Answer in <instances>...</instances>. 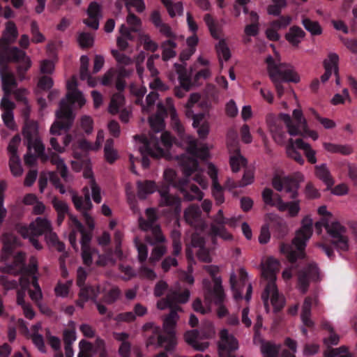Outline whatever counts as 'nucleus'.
Here are the masks:
<instances>
[{
    "label": "nucleus",
    "mask_w": 357,
    "mask_h": 357,
    "mask_svg": "<svg viewBox=\"0 0 357 357\" xmlns=\"http://www.w3.org/2000/svg\"><path fill=\"white\" fill-rule=\"evenodd\" d=\"M124 102V98L121 93L114 94L112 97L109 106V112L112 114H116Z\"/></svg>",
    "instance_id": "59"
},
{
    "label": "nucleus",
    "mask_w": 357,
    "mask_h": 357,
    "mask_svg": "<svg viewBox=\"0 0 357 357\" xmlns=\"http://www.w3.org/2000/svg\"><path fill=\"white\" fill-rule=\"evenodd\" d=\"M88 18L84 23L89 27L97 30L99 27V20L101 17V7L97 2H91L87 9Z\"/></svg>",
    "instance_id": "22"
},
{
    "label": "nucleus",
    "mask_w": 357,
    "mask_h": 357,
    "mask_svg": "<svg viewBox=\"0 0 357 357\" xmlns=\"http://www.w3.org/2000/svg\"><path fill=\"white\" fill-rule=\"evenodd\" d=\"M22 134L27 141V146L31 151L33 150L36 155L43 153L45 147L38 135V125L34 121H26L24 123Z\"/></svg>",
    "instance_id": "15"
},
{
    "label": "nucleus",
    "mask_w": 357,
    "mask_h": 357,
    "mask_svg": "<svg viewBox=\"0 0 357 357\" xmlns=\"http://www.w3.org/2000/svg\"><path fill=\"white\" fill-rule=\"evenodd\" d=\"M30 282L33 287V289H29L28 293L30 298L36 303L42 302L43 293L41 288L38 282V278L36 275L33 276V280H30Z\"/></svg>",
    "instance_id": "51"
},
{
    "label": "nucleus",
    "mask_w": 357,
    "mask_h": 357,
    "mask_svg": "<svg viewBox=\"0 0 357 357\" xmlns=\"http://www.w3.org/2000/svg\"><path fill=\"white\" fill-rule=\"evenodd\" d=\"M167 247L164 245H155L151 250L149 262L153 265L155 264L167 252Z\"/></svg>",
    "instance_id": "58"
},
{
    "label": "nucleus",
    "mask_w": 357,
    "mask_h": 357,
    "mask_svg": "<svg viewBox=\"0 0 357 357\" xmlns=\"http://www.w3.org/2000/svg\"><path fill=\"white\" fill-rule=\"evenodd\" d=\"M119 32L121 36L117 38L116 43L117 46L121 50H126L128 46V40H132V36L129 29L125 25L122 24L120 26Z\"/></svg>",
    "instance_id": "52"
},
{
    "label": "nucleus",
    "mask_w": 357,
    "mask_h": 357,
    "mask_svg": "<svg viewBox=\"0 0 357 357\" xmlns=\"http://www.w3.org/2000/svg\"><path fill=\"white\" fill-rule=\"evenodd\" d=\"M46 241L50 245L55 247L59 252H62L65 250V245L59 241L56 234L52 231V228L50 229V231H47L45 234Z\"/></svg>",
    "instance_id": "56"
},
{
    "label": "nucleus",
    "mask_w": 357,
    "mask_h": 357,
    "mask_svg": "<svg viewBox=\"0 0 357 357\" xmlns=\"http://www.w3.org/2000/svg\"><path fill=\"white\" fill-rule=\"evenodd\" d=\"M145 331L151 330L155 333L154 335L149 337L146 341V345L150 346L154 344L156 341L157 347H162L165 342L164 337L159 334L160 328L155 326L153 323H147L144 326Z\"/></svg>",
    "instance_id": "34"
},
{
    "label": "nucleus",
    "mask_w": 357,
    "mask_h": 357,
    "mask_svg": "<svg viewBox=\"0 0 357 357\" xmlns=\"http://www.w3.org/2000/svg\"><path fill=\"white\" fill-rule=\"evenodd\" d=\"M338 61L339 56L337 54L333 52L329 53L328 57L324 61L325 70L333 71L335 75H337V72L338 71Z\"/></svg>",
    "instance_id": "55"
},
{
    "label": "nucleus",
    "mask_w": 357,
    "mask_h": 357,
    "mask_svg": "<svg viewBox=\"0 0 357 357\" xmlns=\"http://www.w3.org/2000/svg\"><path fill=\"white\" fill-rule=\"evenodd\" d=\"M323 147L325 151L331 153L349 155L353 151L352 148L350 146L330 142H323Z\"/></svg>",
    "instance_id": "42"
},
{
    "label": "nucleus",
    "mask_w": 357,
    "mask_h": 357,
    "mask_svg": "<svg viewBox=\"0 0 357 357\" xmlns=\"http://www.w3.org/2000/svg\"><path fill=\"white\" fill-rule=\"evenodd\" d=\"M305 36V33L301 27L294 26L286 33L285 38L292 45L298 46Z\"/></svg>",
    "instance_id": "37"
},
{
    "label": "nucleus",
    "mask_w": 357,
    "mask_h": 357,
    "mask_svg": "<svg viewBox=\"0 0 357 357\" xmlns=\"http://www.w3.org/2000/svg\"><path fill=\"white\" fill-rule=\"evenodd\" d=\"M160 195V205L176 206V213L181 212V200L178 197L171 195L166 190H158Z\"/></svg>",
    "instance_id": "36"
},
{
    "label": "nucleus",
    "mask_w": 357,
    "mask_h": 357,
    "mask_svg": "<svg viewBox=\"0 0 357 357\" xmlns=\"http://www.w3.org/2000/svg\"><path fill=\"white\" fill-rule=\"evenodd\" d=\"M295 178L284 174H278L274 176L272 181L273 188L285 193L288 198L295 199L298 195V181H303L304 176L301 173L295 174Z\"/></svg>",
    "instance_id": "14"
},
{
    "label": "nucleus",
    "mask_w": 357,
    "mask_h": 357,
    "mask_svg": "<svg viewBox=\"0 0 357 357\" xmlns=\"http://www.w3.org/2000/svg\"><path fill=\"white\" fill-rule=\"evenodd\" d=\"M175 39H169L164 41L161 45L162 49V58L164 61L169 60L176 56L175 49L176 47Z\"/></svg>",
    "instance_id": "46"
},
{
    "label": "nucleus",
    "mask_w": 357,
    "mask_h": 357,
    "mask_svg": "<svg viewBox=\"0 0 357 357\" xmlns=\"http://www.w3.org/2000/svg\"><path fill=\"white\" fill-rule=\"evenodd\" d=\"M70 227L72 231L69 234L68 238L71 245L76 251L78 250L76 236L77 232H79L82 236L80 243L82 246V257L83 262L85 265L91 266L93 260L96 261L99 255L97 250L90 246L91 240V232L86 231L82 224L73 215H70Z\"/></svg>",
    "instance_id": "9"
},
{
    "label": "nucleus",
    "mask_w": 357,
    "mask_h": 357,
    "mask_svg": "<svg viewBox=\"0 0 357 357\" xmlns=\"http://www.w3.org/2000/svg\"><path fill=\"white\" fill-rule=\"evenodd\" d=\"M15 262L13 265H6L5 266L1 267L0 270L3 273H8L10 274H15L18 271H20L23 268V261L24 256L22 253L20 252L15 256Z\"/></svg>",
    "instance_id": "45"
},
{
    "label": "nucleus",
    "mask_w": 357,
    "mask_h": 357,
    "mask_svg": "<svg viewBox=\"0 0 357 357\" xmlns=\"http://www.w3.org/2000/svg\"><path fill=\"white\" fill-rule=\"evenodd\" d=\"M266 62L271 79L272 75H274L276 79L279 82L298 83L300 81V76L295 71L292 66L284 63H276L271 56L266 58Z\"/></svg>",
    "instance_id": "13"
},
{
    "label": "nucleus",
    "mask_w": 357,
    "mask_h": 357,
    "mask_svg": "<svg viewBox=\"0 0 357 357\" xmlns=\"http://www.w3.org/2000/svg\"><path fill=\"white\" fill-rule=\"evenodd\" d=\"M51 222L45 218L38 217L31 222L29 225H18L17 231L24 238H28L30 243L37 250L42 249V245L38 241V237L45 235L51 229Z\"/></svg>",
    "instance_id": "12"
},
{
    "label": "nucleus",
    "mask_w": 357,
    "mask_h": 357,
    "mask_svg": "<svg viewBox=\"0 0 357 357\" xmlns=\"http://www.w3.org/2000/svg\"><path fill=\"white\" fill-rule=\"evenodd\" d=\"M262 197L266 204L277 208L278 206L279 200L282 199L278 195L274 196L273 190L269 188H266L263 190Z\"/></svg>",
    "instance_id": "57"
},
{
    "label": "nucleus",
    "mask_w": 357,
    "mask_h": 357,
    "mask_svg": "<svg viewBox=\"0 0 357 357\" xmlns=\"http://www.w3.org/2000/svg\"><path fill=\"white\" fill-rule=\"evenodd\" d=\"M138 138L141 145L139 151L142 155V165L144 168L149 166V160L146 157L161 158L165 155L166 151L172 146L174 138L169 132H164L160 135V139L155 135H149V138L144 136L135 137Z\"/></svg>",
    "instance_id": "8"
},
{
    "label": "nucleus",
    "mask_w": 357,
    "mask_h": 357,
    "mask_svg": "<svg viewBox=\"0 0 357 357\" xmlns=\"http://www.w3.org/2000/svg\"><path fill=\"white\" fill-rule=\"evenodd\" d=\"M68 101L77 103L80 107L86 103L83 93L78 89L68 92L66 99L61 100L59 103V109L56 113L57 120L50 128V133L53 135H60L61 130H68L73 122L75 116Z\"/></svg>",
    "instance_id": "7"
},
{
    "label": "nucleus",
    "mask_w": 357,
    "mask_h": 357,
    "mask_svg": "<svg viewBox=\"0 0 357 357\" xmlns=\"http://www.w3.org/2000/svg\"><path fill=\"white\" fill-rule=\"evenodd\" d=\"M17 35V29L14 22H7L3 37L0 40V53L1 51H4L10 43H13L16 40Z\"/></svg>",
    "instance_id": "28"
},
{
    "label": "nucleus",
    "mask_w": 357,
    "mask_h": 357,
    "mask_svg": "<svg viewBox=\"0 0 357 357\" xmlns=\"http://www.w3.org/2000/svg\"><path fill=\"white\" fill-rule=\"evenodd\" d=\"M178 319V316L176 310H173L163 320L164 330L171 334Z\"/></svg>",
    "instance_id": "54"
},
{
    "label": "nucleus",
    "mask_w": 357,
    "mask_h": 357,
    "mask_svg": "<svg viewBox=\"0 0 357 357\" xmlns=\"http://www.w3.org/2000/svg\"><path fill=\"white\" fill-rule=\"evenodd\" d=\"M104 293L103 300L107 304H112L116 301L120 296V290L116 287H110L107 284L100 287L99 294Z\"/></svg>",
    "instance_id": "38"
},
{
    "label": "nucleus",
    "mask_w": 357,
    "mask_h": 357,
    "mask_svg": "<svg viewBox=\"0 0 357 357\" xmlns=\"http://www.w3.org/2000/svg\"><path fill=\"white\" fill-rule=\"evenodd\" d=\"M1 79L4 93L0 102V108L3 111L1 117L4 125L8 128L14 130L17 129L13 114L15 104L10 100L9 97L11 95L12 89L16 86V79L15 76L5 67L1 68Z\"/></svg>",
    "instance_id": "11"
},
{
    "label": "nucleus",
    "mask_w": 357,
    "mask_h": 357,
    "mask_svg": "<svg viewBox=\"0 0 357 357\" xmlns=\"http://www.w3.org/2000/svg\"><path fill=\"white\" fill-rule=\"evenodd\" d=\"M313 221L310 217H305L303 219L301 227L296 231V236L292 240V244L296 248L293 250L291 245L289 244H282L280 245V252L284 254L290 262H294L298 259L305 257V248L307 242L312 235Z\"/></svg>",
    "instance_id": "10"
},
{
    "label": "nucleus",
    "mask_w": 357,
    "mask_h": 357,
    "mask_svg": "<svg viewBox=\"0 0 357 357\" xmlns=\"http://www.w3.org/2000/svg\"><path fill=\"white\" fill-rule=\"evenodd\" d=\"M38 271L37 260L35 257H31L29 261L28 269L22 274L20 280V284L22 289H26L30 284V280H33V276L36 275Z\"/></svg>",
    "instance_id": "31"
},
{
    "label": "nucleus",
    "mask_w": 357,
    "mask_h": 357,
    "mask_svg": "<svg viewBox=\"0 0 357 357\" xmlns=\"http://www.w3.org/2000/svg\"><path fill=\"white\" fill-rule=\"evenodd\" d=\"M104 155L105 160L109 163H113L118 158V153L114 148L113 139H108L106 141L104 147Z\"/></svg>",
    "instance_id": "53"
},
{
    "label": "nucleus",
    "mask_w": 357,
    "mask_h": 357,
    "mask_svg": "<svg viewBox=\"0 0 357 357\" xmlns=\"http://www.w3.org/2000/svg\"><path fill=\"white\" fill-rule=\"evenodd\" d=\"M312 303V299L307 297L305 299L302 307L301 320L307 327H312L314 326V322L310 319Z\"/></svg>",
    "instance_id": "47"
},
{
    "label": "nucleus",
    "mask_w": 357,
    "mask_h": 357,
    "mask_svg": "<svg viewBox=\"0 0 357 357\" xmlns=\"http://www.w3.org/2000/svg\"><path fill=\"white\" fill-rule=\"evenodd\" d=\"M3 247L1 251V261L6 262L10 257L13 250L19 245V242L16 236L12 234H5L1 239Z\"/></svg>",
    "instance_id": "27"
},
{
    "label": "nucleus",
    "mask_w": 357,
    "mask_h": 357,
    "mask_svg": "<svg viewBox=\"0 0 357 357\" xmlns=\"http://www.w3.org/2000/svg\"><path fill=\"white\" fill-rule=\"evenodd\" d=\"M9 167L14 176H20L23 173V169L21 165L20 159L18 155L10 157Z\"/></svg>",
    "instance_id": "60"
},
{
    "label": "nucleus",
    "mask_w": 357,
    "mask_h": 357,
    "mask_svg": "<svg viewBox=\"0 0 357 357\" xmlns=\"http://www.w3.org/2000/svg\"><path fill=\"white\" fill-rule=\"evenodd\" d=\"M139 41L146 50L155 52L158 48V45L151 38L149 35L144 33L139 34Z\"/></svg>",
    "instance_id": "62"
},
{
    "label": "nucleus",
    "mask_w": 357,
    "mask_h": 357,
    "mask_svg": "<svg viewBox=\"0 0 357 357\" xmlns=\"http://www.w3.org/2000/svg\"><path fill=\"white\" fill-rule=\"evenodd\" d=\"M214 334L213 325L209 323L206 331L192 330L185 334V341L196 350L204 351L208 347V343L204 341L212 337Z\"/></svg>",
    "instance_id": "16"
},
{
    "label": "nucleus",
    "mask_w": 357,
    "mask_h": 357,
    "mask_svg": "<svg viewBox=\"0 0 357 357\" xmlns=\"http://www.w3.org/2000/svg\"><path fill=\"white\" fill-rule=\"evenodd\" d=\"M282 123L291 136L303 135V130H307V123L301 109L293 111L292 118L284 113L280 114L278 118L269 116L267 119L269 131L274 142L279 145H284L287 141Z\"/></svg>",
    "instance_id": "2"
},
{
    "label": "nucleus",
    "mask_w": 357,
    "mask_h": 357,
    "mask_svg": "<svg viewBox=\"0 0 357 357\" xmlns=\"http://www.w3.org/2000/svg\"><path fill=\"white\" fill-rule=\"evenodd\" d=\"M319 279V269L315 264H310L298 273V287L302 293H305L311 280Z\"/></svg>",
    "instance_id": "19"
},
{
    "label": "nucleus",
    "mask_w": 357,
    "mask_h": 357,
    "mask_svg": "<svg viewBox=\"0 0 357 357\" xmlns=\"http://www.w3.org/2000/svg\"><path fill=\"white\" fill-rule=\"evenodd\" d=\"M100 287H82L79 294V300L77 305L81 307H84V304L89 300H96L99 294Z\"/></svg>",
    "instance_id": "32"
},
{
    "label": "nucleus",
    "mask_w": 357,
    "mask_h": 357,
    "mask_svg": "<svg viewBox=\"0 0 357 357\" xmlns=\"http://www.w3.org/2000/svg\"><path fill=\"white\" fill-rule=\"evenodd\" d=\"M201 211L196 205H191L184 211V218L189 225L195 228H200L202 230L204 223L201 218Z\"/></svg>",
    "instance_id": "23"
},
{
    "label": "nucleus",
    "mask_w": 357,
    "mask_h": 357,
    "mask_svg": "<svg viewBox=\"0 0 357 357\" xmlns=\"http://www.w3.org/2000/svg\"><path fill=\"white\" fill-rule=\"evenodd\" d=\"M216 52L221 68H223V61H227L231 57L229 48L225 40H220L215 45Z\"/></svg>",
    "instance_id": "49"
},
{
    "label": "nucleus",
    "mask_w": 357,
    "mask_h": 357,
    "mask_svg": "<svg viewBox=\"0 0 357 357\" xmlns=\"http://www.w3.org/2000/svg\"><path fill=\"white\" fill-rule=\"evenodd\" d=\"M208 174L212 179L213 195L217 204H222L225 202L222 188L218 181V169L213 164L208 165Z\"/></svg>",
    "instance_id": "24"
},
{
    "label": "nucleus",
    "mask_w": 357,
    "mask_h": 357,
    "mask_svg": "<svg viewBox=\"0 0 357 357\" xmlns=\"http://www.w3.org/2000/svg\"><path fill=\"white\" fill-rule=\"evenodd\" d=\"M165 107L159 104L158 105V113L149 117L150 126L153 132L158 133L162 131L165 128L163 116L165 114H169L171 117V123L173 128L178 132L181 138L188 144V154H192L201 158H206L208 154V146L206 144H202L198 146L197 141L190 135H185L184 127L181 123L176 110L171 98L166 99Z\"/></svg>",
    "instance_id": "1"
},
{
    "label": "nucleus",
    "mask_w": 357,
    "mask_h": 357,
    "mask_svg": "<svg viewBox=\"0 0 357 357\" xmlns=\"http://www.w3.org/2000/svg\"><path fill=\"white\" fill-rule=\"evenodd\" d=\"M296 148L303 150L309 162L315 164L317 162L316 151L312 149L310 144L304 142L302 139H297L294 141Z\"/></svg>",
    "instance_id": "41"
},
{
    "label": "nucleus",
    "mask_w": 357,
    "mask_h": 357,
    "mask_svg": "<svg viewBox=\"0 0 357 357\" xmlns=\"http://www.w3.org/2000/svg\"><path fill=\"white\" fill-rule=\"evenodd\" d=\"M192 117L193 119L192 126L197 129L199 138H206L210 131V124L205 119V115L204 114H197Z\"/></svg>",
    "instance_id": "29"
},
{
    "label": "nucleus",
    "mask_w": 357,
    "mask_h": 357,
    "mask_svg": "<svg viewBox=\"0 0 357 357\" xmlns=\"http://www.w3.org/2000/svg\"><path fill=\"white\" fill-rule=\"evenodd\" d=\"M137 196L142 199H146L149 195L153 194L157 190L156 184L152 181H139L137 182Z\"/></svg>",
    "instance_id": "35"
},
{
    "label": "nucleus",
    "mask_w": 357,
    "mask_h": 357,
    "mask_svg": "<svg viewBox=\"0 0 357 357\" xmlns=\"http://www.w3.org/2000/svg\"><path fill=\"white\" fill-rule=\"evenodd\" d=\"M314 174L317 178L322 181L327 186V188H331L334 185L335 181L327 167L326 164H321L314 167Z\"/></svg>",
    "instance_id": "30"
},
{
    "label": "nucleus",
    "mask_w": 357,
    "mask_h": 357,
    "mask_svg": "<svg viewBox=\"0 0 357 357\" xmlns=\"http://www.w3.org/2000/svg\"><path fill=\"white\" fill-rule=\"evenodd\" d=\"M301 23L304 28L312 36H320L322 33V28L317 21L312 20L310 18L303 17Z\"/></svg>",
    "instance_id": "50"
},
{
    "label": "nucleus",
    "mask_w": 357,
    "mask_h": 357,
    "mask_svg": "<svg viewBox=\"0 0 357 357\" xmlns=\"http://www.w3.org/2000/svg\"><path fill=\"white\" fill-rule=\"evenodd\" d=\"M204 21L211 36L214 38L218 39L221 36V27L216 20L211 14L207 13L204 16Z\"/></svg>",
    "instance_id": "44"
},
{
    "label": "nucleus",
    "mask_w": 357,
    "mask_h": 357,
    "mask_svg": "<svg viewBox=\"0 0 357 357\" xmlns=\"http://www.w3.org/2000/svg\"><path fill=\"white\" fill-rule=\"evenodd\" d=\"M261 274L268 284L261 295L266 311L270 310L272 305L275 312L280 310L284 305V298L280 294L276 284L277 273L280 268V261L274 257H269L261 263Z\"/></svg>",
    "instance_id": "4"
},
{
    "label": "nucleus",
    "mask_w": 357,
    "mask_h": 357,
    "mask_svg": "<svg viewBox=\"0 0 357 357\" xmlns=\"http://www.w3.org/2000/svg\"><path fill=\"white\" fill-rule=\"evenodd\" d=\"M203 285L204 288V298L206 302L211 303L213 301L218 307L217 309V314L220 318L225 317L228 314V310L226 307L223 305L225 301V295L224 294V298L222 301L220 302L215 301V294L212 292L211 289L210 288V282L208 280H203Z\"/></svg>",
    "instance_id": "25"
},
{
    "label": "nucleus",
    "mask_w": 357,
    "mask_h": 357,
    "mask_svg": "<svg viewBox=\"0 0 357 357\" xmlns=\"http://www.w3.org/2000/svg\"><path fill=\"white\" fill-rule=\"evenodd\" d=\"M104 140V132L99 130L97 134L96 141L94 144L89 143L86 139H81L73 144V153L75 158H79L80 154L77 151L78 149L83 151H97L98 150Z\"/></svg>",
    "instance_id": "20"
},
{
    "label": "nucleus",
    "mask_w": 357,
    "mask_h": 357,
    "mask_svg": "<svg viewBox=\"0 0 357 357\" xmlns=\"http://www.w3.org/2000/svg\"><path fill=\"white\" fill-rule=\"evenodd\" d=\"M25 289L20 290L17 294V303L21 306L23 314L26 319H33L35 317V312L31 305L25 301Z\"/></svg>",
    "instance_id": "33"
},
{
    "label": "nucleus",
    "mask_w": 357,
    "mask_h": 357,
    "mask_svg": "<svg viewBox=\"0 0 357 357\" xmlns=\"http://www.w3.org/2000/svg\"><path fill=\"white\" fill-rule=\"evenodd\" d=\"M83 176L85 178L89 180L88 185L85 186L82 190L84 197H82L79 196L76 192L73 190H70V193L75 207L77 210L82 213L86 225L91 230H93L95 227L94 220L88 213V211L93 207L90 198L89 187L91 190L92 198L97 204H100L102 200L100 188L96 183L91 168L88 165L84 170Z\"/></svg>",
    "instance_id": "5"
},
{
    "label": "nucleus",
    "mask_w": 357,
    "mask_h": 357,
    "mask_svg": "<svg viewBox=\"0 0 357 357\" xmlns=\"http://www.w3.org/2000/svg\"><path fill=\"white\" fill-rule=\"evenodd\" d=\"M246 159L241 155L237 146H234V153L230 156V166L232 172H237L241 167L245 166Z\"/></svg>",
    "instance_id": "43"
},
{
    "label": "nucleus",
    "mask_w": 357,
    "mask_h": 357,
    "mask_svg": "<svg viewBox=\"0 0 357 357\" xmlns=\"http://www.w3.org/2000/svg\"><path fill=\"white\" fill-rule=\"evenodd\" d=\"M176 70L178 75V79L181 87L175 89V95L178 98H183L185 92L188 91L191 86V82L189 77L188 76L185 69L181 65H175Z\"/></svg>",
    "instance_id": "26"
},
{
    "label": "nucleus",
    "mask_w": 357,
    "mask_h": 357,
    "mask_svg": "<svg viewBox=\"0 0 357 357\" xmlns=\"http://www.w3.org/2000/svg\"><path fill=\"white\" fill-rule=\"evenodd\" d=\"M146 216L147 220H144L142 217L139 218V228L144 231H148L151 227L157 225L155 221L158 218L156 211L153 208H147L146 210Z\"/></svg>",
    "instance_id": "39"
},
{
    "label": "nucleus",
    "mask_w": 357,
    "mask_h": 357,
    "mask_svg": "<svg viewBox=\"0 0 357 357\" xmlns=\"http://www.w3.org/2000/svg\"><path fill=\"white\" fill-rule=\"evenodd\" d=\"M238 348V343L234 336L227 329L220 332L218 353L220 357H234V352Z\"/></svg>",
    "instance_id": "17"
},
{
    "label": "nucleus",
    "mask_w": 357,
    "mask_h": 357,
    "mask_svg": "<svg viewBox=\"0 0 357 357\" xmlns=\"http://www.w3.org/2000/svg\"><path fill=\"white\" fill-rule=\"evenodd\" d=\"M204 268L208 273L213 280V288L212 292L215 294L216 302L222 301L224 298V291L222 286V280L220 277H217L216 275L220 271V268L215 265L204 266Z\"/></svg>",
    "instance_id": "21"
},
{
    "label": "nucleus",
    "mask_w": 357,
    "mask_h": 357,
    "mask_svg": "<svg viewBox=\"0 0 357 357\" xmlns=\"http://www.w3.org/2000/svg\"><path fill=\"white\" fill-rule=\"evenodd\" d=\"M192 245L194 247L199 248V251L197 253L198 258L204 262H208L211 261L208 252L204 249V240L203 238L198 237L197 235H193L192 237Z\"/></svg>",
    "instance_id": "48"
},
{
    "label": "nucleus",
    "mask_w": 357,
    "mask_h": 357,
    "mask_svg": "<svg viewBox=\"0 0 357 357\" xmlns=\"http://www.w3.org/2000/svg\"><path fill=\"white\" fill-rule=\"evenodd\" d=\"M280 211H287L289 216H297L300 211V202L294 200L292 202H284L282 199L279 200L278 206L277 208Z\"/></svg>",
    "instance_id": "40"
},
{
    "label": "nucleus",
    "mask_w": 357,
    "mask_h": 357,
    "mask_svg": "<svg viewBox=\"0 0 357 357\" xmlns=\"http://www.w3.org/2000/svg\"><path fill=\"white\" fill-rule=\"evenodd\" d=\"M191 157L187 155H183L181 157V165L182 167L183 173L185 176V178L178 181V188L182 192L185 199L188 201H192L194 199L201 200L203 198L204 194L199 189V188L195 185H189L190 181L189 177L195 173V176L193 180L198 183L203 188L207 187V181L203 176L202 172L199 170L197 161L195 158L199 156L193 155L190 154ZM208 156L202 159H206ZM201 158V157H199Z\"/></svg>",
    "instance_id": "3"
},
{
    "label": "nucleus",
    "mask_w": 357,
    "mask_h": 357,
    "mask_svg": "<svg viewBox=\"0 0 357 357\" xmlns=\"http://www.w3.org/2000/svg\"><path fill=\"white\" fill-rule=\"evenodd\" d=\"M261 350L264 357H278L279 347L271 342H266L261 345Z\"/></svg>",
    "instance_id": "63"
},
{
    "label": "nucleus",
    "mask_w": 357,
    "mask_h": 357,
    "mask_svg": "<svg viewBox=\"0 0 357 357\" xmlns=\"http://www.w3.org/2000/svg\"><path fill=\"white\" fill-rule=\"evenodd\" d=\"M51 162L56 166L57 170L65 181H68V169L63 160L58 155L52 158Z\"/></svg>",
    "instance_id": "61"
},
{
    "label": "nucleus",
    "mask_w": 357,
    "mask_h": 357,
    "mask_svg": "<svg viewBox=\"0 0 357 357\" xmlns=\"http://www.w3.org/2000/svg\"><path fill=\"white\" fill-rule=\"evenodd\" d=\"M79 347L78 357H92L93 351V346L90 342L82 340L79 343Z\"/></svg>",
    "instance_id": "64"
},
{
    "label": "nucleus",
    "mask_w": 357,
    "mask_h": 357,
    "mask_svg": "<svg viewBox=\"0 0 357 357\" xmlns=\"http://www.w3.org/2000/svg\"><path fill=\"white\" fill-rule=\"evenodd\" d=\"M318 213L321 215L320 220L315 223V227L321 232L324 227L326 233L332 239V244L338 252H347L349 250V239L346 235L347 228L342 225L333 214L327 210L326 206L318 208Z\"/></svg>",
    "instance_id": "6"
},
{
    "label": "nucleus",
    "mask_w": 357,
    "mask_h": 357,
    "mask_svg": "<svg viewBox=\"0 0 357 357\" xmlns=\"http://www.w3.org/2000/svg\"><path fill=\"white\" fill-rule=\"evenodd\" d=\"M213 222L211 224V234L214 236L221 238L225 241H231L232 235L225 228L227 218L224 216L223 211L220 209L218 213L211 218Z\"/></svg>",
    "instance_id": "18"
}]
</instances>
